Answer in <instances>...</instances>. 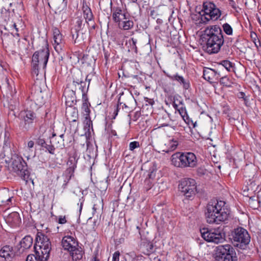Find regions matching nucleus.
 <instances>
[{"label": "nucleus", "mask_w": 261, "mask_h": 261, "mask_svg": "<svg viewBox=\"0 0 261 261\" xmlns=\"http://www.w3.org/2000/svg\"><path fill=\"white\" fill-rule=\"evenodd\" d=\"M258 182L256 183L255 180H253L250 182V184H248V188L252 191H256L258 187Z\"/></svg>", "instance_id": "a18cd8bd"}, {"label": "nucleus", "mask_w": 261, "mask_h": 261, "mask_svg": "<svg viewBox=\"0 0 261 261\" xmlns=\"http://www.w3.org/2000/svg\"><path fill=\"white\" fill-rule=\"evenodd\" d=\"M118 99L120 100V99ZM122 104V102H120L119 100H118V103L115 107V109L116 110H118L119 111L121 108V107Z\"/></svg>", "instance_id": "69168bd1"}, {"label": "nucleus", "mask_w": 261, "mask_h": 261, "mask_svg": "<svg viewBox=\"0 0 261 261\" xmlns=\"http://www.w3.org/2000/svg\"><path fill=\"white\" fill-rule=\"evenodd\" d=\"M223 252H221V253L219 254L218 256H220V255H222L224 252H225V258H224L223 261H238V258L236 256V255L233 254V252H231L230 254H227L226 250H223ZM220 259V257H218V260Z\"/></svg>", "instance_id": "2f4dec72"}, {"label": "nucleus", "mask_w": 261, "mask_h": 261, "mask_svg": "<svg viewBox=\"0 0 261 261\" xmlns=\"http://www.w3.org/2000/svg\"><path fill=\"white\" fill-rule=\"evenodd\" d=\"M140 144L139 142L138 141H134L132 142L129 143V150L133 151L135 149L139 147Z\"/></svg>", "instance_id": "09e8293b"}, {"label": "nucleus", "mask_w": 261, "mask_h": 261, "mask_svg": "<svg viewBox=\"0 0 261 261\" xmlns=\"http://www.w3.org/2000/svg\"><path fill=\"white\" fill-rule=\"evenodd\" d=\"M15 255L13 247L9 245L3 246L0 250V257L4 258L6 261H11Z\"/></svg>", "instance_id": "2eb2a0df"}, {"label": "nucleus", "mask_w": 261, "mask_h": 261, "mask_svg": "<svg viewBox=\"0 0 261 261\" xmlns=\"http://www.w3.org/2000/svg\"><path fill=\"white\" fill-rule=\"evenodd\" d=\"M9 12L5 9H1V15L0 16V18L4 20H6V15L9 14Z\"/></svg>", "instance_id": "603ef678"}, {"label": "nucleus", "mask_w": 261, "mask_h": 261, "mask_svg": "<svg viewBox=\"0 0 261 261\" xmlns=\"http://www.w3.org/2000/svg\"><path fill=\"white\" fill-rule=\"evenodd\" d=\"M74 86L72 85H69L65 89L63 96L64 98H73L74 97L80 96L82 94H77V89H74Z\"/></svg>", "instance_id": "4be33fe9"}, {"label": "nucleus", "mask_w": 261, "mask_h": 261, "mask_svg": "<svg viewBox=\"0 0 261 261\" xmlns=\"http://www.w3.org/2000/svg\"><path fill=\"white\" fill-rule=\"evenodd\" d=\"M9 145V138L5 139L4 143V148L6 147H8Z\"/></svg>", "instance_id": "774afa93"}, {"label": "nucleus", "mask_w": 261, "mask_h": 261, "mask_svg": "<svg viewBox=\"0 0 261 261\" xmlns=\"http://www.w3.org/2000/svg\"><path fill=\"white\" fill-rule=\"evenodd\" d=\"M13 100H14V99H10V101H8V103H10V105L9 106V109L12 110L15 109L16 107L18 105V102H13Z\"/></svg>", "instance_id": "3c124183"}, {"label": "nucleus", "mask_w": 261, "mask_h": 261, "mask_svg": "<svg viewBox=\"0 0 261 261\" xmlns=\"http://www.w3.org/2000/svg\"><path fill=\"white\" fill-rule=\"evenodd\" d=\"M11 167L12 171L23 180L28 178V171L27 164L22 158L15 155L12 158Z\"/></svg>", "instance_id": "6e6552de"}, {"label": "nucleus", "mask_w": 261, "mask_h": 261, "mask_svg": "<svg viewBox=\"0 0 261 261\" xmlns=\"http://www.w3.org/2000/svg\"><path fill=\"white\" fill-rule=\"evenodd\" d=\"M14 36L11 34H5L3 35L2 37V40L3 42V43H5L7 45H10L11 43L12 42V41L14 39Z\"/></svg>", "instance_id": "72a5a7b5"}, {"label": "nucleus", "mask_w": 261, "mask_h": 261, "mask_svg": "<svg viewBox=\"0 0 261 261\" xmlns=\"http://www.w3.org/2000/svg\"><path fill=\"white\" fill-rule=\"evenodd\" d=\"M78 242L72 237L65 236L62 240V245L65 250L69 252L78 246Z\"/></svg>", "instance_id": "4468645a"}, {"label": "nucleus", "mask_w": 261, "mask_h": 261, "mask_svg": "<svg viewBox=\"0 0 261 261\" xmlns=\"http://www.w3.org/2000/svg\"><path fill=\"white\" fill-rule=\"evenodd\" d=\"M3 86L8 88V92L6 95L7 97H13L15 96L14 93L16 92L13 91V87L10 85L9 80L7 77L5 79V83L3 84ZM15 90L14 89V91Z\"/></svg>", "instance_id": "7c9ffc66"}, {"label": "nucleus", "mask_w": 261, "mask_h": 261, "mask_svg": "<svg viewBox=\"0 0 261 261\" xmlns=\"http://www.w3.org/2000/svg\"><path fill=\"white\" fill-rule=\"evenodd\" d=\"M222 28L224 32L226 34L228 35H231L232 34L233 30L231 27L227 23H225L223 24Z\"/></svg>", "instance_id": "79ce46f5"}, {"label": "nucleus", "mask_w": 261, "mask_h": 261, "mask_svg": "<svg viewBox=\"0 0 261 261\" xmlns=\"http://www.w3.org/2000/svg\"><path fill=\"white\" fill-rule=\"evenodd\" d=\"M232 243L235 246L245 249L250 242V237L247 230L243 227L235 228L231 234Z\"/></svg>", "instance_id": "20e7f679"}, {"label": "nucleus", "mask_w": 261, "mask_h": 261, "mask_svg": "<svg viewBox=\"0 0 261 261\" xmlns=\"http://www.w3.org/2000/svg\"><path fill=\"white\" fill-rule=\"evenodd\" d=\"M72 79L73 81L71 85L74 87H76V85H81L80 87L77 89V94H82L83 98H86V90L85 87L86 86V84L85 82L83 81L84 76L82 71L79 69L74 71L72 74Z\"/></svg>", "instance_id": "9d476101"}, {"label": "nucleus", "mask_w": 261, "mask_h": 261, "mask_svg": "<svg viewBox=\"0 0 261 261\" xmlns=\"http://www.w3.org/2000/svg\"><path fill=\"white\" fill-rule=\"evenodd\" d=\"M44 148L48 151V152L51 154H54L55 153V148L53 145H48L46 144L44 146Z\"/></svg>", "instance_id": "8fccbe9b"}, {"label": "nucleus", "mask_w": 261, "mask_h": 261, "mask_svg": "<svg viewBox=\"0 0 261 261\" xmlns=\"http://www.w3.org/2000/svg\"><path fill=\"white\" fill-rule=\"evenodd\" d=\"M77 161V159H76V156H72L69 158L67 162L68 168H67V171L70 174V176L73 175L74 170L76 168Z\"/></svg>", "instance_id": "a878e982"}, {"label": "nucleus", "mask_w": 261, "mask_h": 261, "mask_svg": "<svg viewBox=\"0 0 261 261\" xmlns=\"http://www.w3.org/2000/svg\"><path fill=\"white\" fill-rule=\"evenodd\" d=\"M221 34H223V33L219 26L217 25H209L203 31L201 39L203 41H206Z\"/></svg>", "instance_id": "9b49d317"}, {"label": "nucleus", "mask_w": 261, "mask_h": 261, "mask_svg": "<svg viewBox=\"0 0 261 261\" xmlns=\"http://www.w3.org/2000/svg\"><path fill=\"white\" fill-rule=\"evenodd\" d=\"M33 238L30 236L24 237L20 242L21 248L23 250L29 249L32 245Z\"/></svg>", "instance_id": "c85d7f7f"}, {"label": "nucleus", "mask_w": 261, "mask_h": 261, "mask_svg": "<svg viewBox=\"0 0 261 261\" xmlns=\"http://www.w3.org/2000/svg\"><path fill=\"white\" fill-rule=\"evenodd\" d=\"M99 204V207H98V204L97 203H94L93 206V214L94 215L96 212V210L99 208L100 206H102V202H101L100 201H98Z\"/></svg>", "instance_id": "5fc2aeb1"}, {"label": "nucleus", "mask_w": 261, "mask_h": 261, "mask_svg": "<svg viewBox=\"0 0 261 261\" xmlns=\"http://www.w3.org/2000/svg\"><path fill=\"white\" fill-rule=\"evenodd\" d=\"M204 42L206 44V50L207 53L209 54L218 53L224 44V39L223 35L221 34L219 36L218 35L214 38Z\"/></svg>", "instance_id": "1a4fd4ad"}, {"label": "nucleus", "mask_w": 261, "mask_h": 261, "mask_svg": "<svg viewBox=\"0 0 261 261\" xmlns=\"http://www.w3.org/2000/svg\"><path fill=\"white\" fill-rule=\"evenodd\" d=\"M220 83L224 86L230 87L233 83L232 80L227 76H224L220 78Z\"/></svg>", "instance_id": "e433bc0d"}, {"label": "nucleus", "mask_w": 261, "mask_h": 261, "mask_svg": "<svg viewBox=\"0 0 261 261\" xmlns=\"http://www.w3.org/2000/svg\"><path fill=\"white\" fill-rule=\"evenodd\" d=\"M225 204V201L217 199H213L208 202L205 211V216L208 223L219 224L228 219L230 210Z\"/></svg>", "instance_id": "f257e3e1"}, {"label": "nucleus", "mask_w": 261, "mask_h": 261, "mask_svg": "<svg viewBox=\"0 0 261 261\" xmlns=\"http://www.w3.org/2000/svg\"><path fill=\"white\" fill-rule=\"evenodd\" d=\"M250 36L253 42H256L257 40H259L257 38L256 34L254 32H251L250 34Z\"/></svg>", "instance_id": "052dcab7"}, {"label": "nucleus", "mask_w": 261, "mask_h": 261, "mask_svg": "<svg viewBox=\"0 0 261 261\" xmlns=\"http://www.w3.org/2000/svg\"><path fill=\"white\" fill-rule=\"evenodd\" d=\"M36 119V115L34 112L30 110L25 111L23 115V119L24 122V128L28 130L30 127V125Z\"/></svg>", "instance_id": "dca6fc26"}, {"label": "nucleus", "mask_w": 261, "mask_h": 261, "mask_svg": "<svg viewBox=\"0 0 261 261\" xmlns=\"http://www.w3.org/2000/svg\"><path fill=\"white\" fill-rule=\"evenodd\" d=\"M69 252L72 259L75 261L81 259L84 254L83 249L79 245L71 250Z\"/></svg>", "instance_id": "b1692460"}, {"label": "nucleus", "mask_w": 261, "mask_h": 261, "mask_svg": "<svg viewBox=\"0 0 261 261\" xmlns=\"http://www.w3.org/2000/svg\"><path fill=\"white\" fill-rule=\"evenodd\" d=\"M167 126V128L165 130L166 131L169 132H174L176 130V126H170V124L166 123H163L161 124V126L159 127Z\"/></svg>", "instance_id": "c03bdc74"}, {"label": "nucleus", "mask_w": 261, "mask_h": 261, "mask_svg": "<svg viewBox=\"0 0 261 261\" xmlns=\"http://www.w3.org/2000/svg\"><path fill=\"white\" fill-rule=\"evenodd\" d=\"M94 74L93 73H90V74H88L85 79V83H86V82H88V86H89V84L90 81L92 80V77H94Z\"/></svg>", "instance_id": "4d7b16f0"}, {"label": "nucleus", "mask_w": 261, "mask_h": 261, "mask_svg": "<svg viewBox=\"0 0 261 261\" xmlns=\"http://www.w3.org/2000/svg\"><path fill=\"white\" fill-rule=\"evenodd\" d=\"M248 202L250 207L254 210L258 209L259 207L258 197L256 199L253 197L250 198Z\"/></svg>", "instance_id": "58836bf2"}, {"label": "nucleus", "mask_w": 261, "mask_h": 261, "mask_svg": "<svg viewBox=\"0 0 261 261\" xmlns=\"http://www.w3.org/2000/svg\"><path fill=\"white\" fill-rule=\"evenodd\" d=\"M173 107L174 108L177 110L183 119H185V117L187 116L186 109L184 106L182 101L180 100V99H173Z\"/></svg>", "instance_id": "5701e85b"}, {"label": "nucleus", "mask_w": 261, "mask_h": 261, "mask_svg": "<svg viewBox=\"0 0 261 261\" xmlns=\"http://www.w3.org/2000/svg\"><path fill=\"white\" fill-rule=\"evenodd\" d=\"M220 76L219 73H217L214 69H208L203 71L204 78L211 82H213L215 80H218Z\"/></svg>", "instance_id": "aec40b11"}, {"label": "nucleus", "mask_w": 261, "mask_h": 261, "mask_svg": "<svg viewBox=\"0 0 261 261\" xmlns=\"http://www.w3.org/2000/svg\"><path fill=\"white\" fill-rule=\"evenodd\" d=\"M201 20L205 23L210 20H217L221 16V11L217 8L215 5L211 2H205L203 4Z\"/></svg>", "instance_id": "39448f33"}, {"label": "nucleus", "mask_w": 261, "mask_h": 261, "mask_svg": "<svg viewBox=\"0 0 261 261\" xmlns=\"http://www.w3.org/2000/svg\"><path fill=\"white\" fill-rule=\"evenodd\" d=\"M197 103L202 110H204L205 109L207 108V106L204 102H202L201 101H197Z\"/></svg>", "instance_id": "680f3d73"}, {"label": "nucleus", "mask_w": 261, "mask_h": 261, "mask_svg": "<svg viewBox=\"0 0 261 261\" xmlns=\"http://www.w3.org/2000/svg\"><path fill=\"white\" fill-rule=\"evenodd\" d=\"M12 197H9L6 201L2 200V203L3 205H9V202H11L12 201Z\"/></svg>", "instance_id": "0e129e2a"}, {"label": "nucleus", "mask_w": 261, "mask_h": 261, "mask_svg": "<svg viewBox=\"0 0 261 261\" xmlns=\"http://www.w3.org/2000/svg\"><path fill=\"white\" fill-rule=\"evenodd\" d=\"M91 106L90 103L88 101V99H85L83 101L82 106V110H83V114H90L91 110L90 107Z\"/></svg>", "instance_id": "473e14b6"}, {"label": "nucleus", "mask_w": 261, "mask_h": 261, "mask_svg": "<svg viewBox=\"0 0 261 261\" xmlns=\"http://www.w3.org/2000/svg\"><path fill=\"white\" fill-rule=\"evenodd\" d=\"M83 25V19L82 17H77L76 21V25L75 26V29H77V30L82 31L83 28H82Z\"/></svg>", "instance_id": "de8ad7c7"}, {"label": "nucleus", "mask_w": 261, "mask_h": 261, "mask_svg": "<svg viewBox=\"0 0 261 261\" xmlns=\"http://www.w3.org/2000/svg\"><path fill=\"white\" fill-rule=\"evenodd\" d=\"M220 64L225 67V68L228 71H230L231 69H233V64L228 60L222 61Z\"/></svg>", "instance_id": "a19ab883"}, {"label": "nucleus", "mask_w": 261, "mask_h": 261, "mask_svg": "<svg viewBox=\"0 0 261 261\" xmlns=\"http://www.w3.org/2000/svg\"><path fill=\"white\" fill-rule=\"evenodd\" d=\"M83 11L84 17L85 19L86 22L89 25V23H92V28L95 29V24L93 21V15L92 13L91 9L87 5H83Z\"/></svg>", "instance_id": "a211bd4d"}, {"label": "nucleus", "mask_w": 261, "mask_h": 261, "mask_svg": "<svg viewBox=\"0 0 261 261\" xmlns=\"http://www.w3.org/2000/svg\"><path fill=\"white\" fill-rule=\"evenodd\" d=\"M196 182L192 178L182 179L178 185L179 190L188 198L193 197L196 192Z\"/></svg>", "instance_id": "0eeeda50"}, {"label": "nucleus", "mask_w": 261, "mask_h": 261, "mask_svg": "<svg viewBox=\"0 0 261 261\" xmlns=\"http://www.w3.org/2000/svg\"><path fill=\"white\" fill-rule=\"evenodd\" d=\"M254 96L255 98L261 97V90L258 86H256L253 90Z\"/></svg>", "instance_id": "49530a36"}, {"label": "nucleus", "mask_w": 261, "mask_h": 261, "mask_svg": "<svg viewBox=\"0 0 261 261\" xmlns=\"http://www.w3.org/2000/svg\"><path fill=\"white\" fill-rule=\"evenodd\" d=\"M75 101L74 102L73 100L71 102L69 100H66L65 101L66 105L70 107L66 111L65 114L66 119L69 123H76L79 119V114L77 109L75 108H72V105L75 104L76 102V99H75Z\"/></svg>", "instance_id": "f8f14e48"}, {"label": "nucleus", "mask_w": 261, "mask_h": 261, "mask_svg": "<svg viewBox=\"0 0 261 261\" xmlns=\"http://www.w3.org/2000/svg\"><path fill=\"white\" fill-rule=\"evenodd\" d=\"M143 101L146 106H147L148 104L152 106L154 103L153 99H143Z\"/></svg>", "instance_id": "13d9d810"}, {"label": "nucleus", "mask_w": 261, "mask_h": 261, "mask_svg": "<svg viewBox=\"0 0 261 261\" xmlns=\"http://www.w3.org/2000/svg\"><path fill=\"white\" fill-rule=\"evenodd\" d=\"M120 252L117 251L113 255L112 261H119Z\"/></svg>", "instance_id": "6e6d98bb"}, {"label": "nucleus", "mask_w": 261, "mask_h": 261, "mask_svg": "<svg viewBox=\"0 0 261 261\" xmlns=\"http://www.w3.org/2000/svg\"><path fill=\"white\" fill-rule=\"evenodd\" d=\"M8 222L11 223L13 226L19 225L21 223V218L18 212H13L10 213L7 219Z\"/></svg>", "instance_id": "412c9836"}, {"label": "nucleus", "mask_w": 261, "mask_h": 261, "mask_svg": "<svg viewBox=\"0 0 261 261\" xmlns=\"http://www.w3.org/2000/svg\"><path fill=\"white\" fill-rule=\"evenodd\" d=\"M136 105H139V104L138 103V102H137L136 99H132L131 102L128 103L127 104H126L125 103H123L122 102L121 108L122 109H123L124 108H125L128 109V110H129L130 109H132L135 108Z\"/></svg>", "instance_id": "ea45409f"}, {"label": "nucleus", "mask_w": 261, "mask_h": 261, "mask_svg": "<svg viewBox=\"0 0 261 261\" xmlns=\"http://www.w3.org/2000/svg\"><path fill=\"white\" fill-rule=\"evenodd\" d=\"M134 26V22L131 20H124L122 23H119V27L124 30H128Z\"/></svg>", "instance_id": "f704fd0d"}, {"label": "nucleus", "mask_w": 261, "mask_h": 261, "mask_svg": "<svg viewBox=\"0 0 261 261\" xmlns=\"http://www.w3.org/2000/svg\"><path fill=\"white\" fill-rule=\"evenodd\" d=\"M178 145V141L174 139H172L169 140V141L165 144L166 147L163 149V151H164L166 153H169L173 151L177 148Z\"/></svg>", "instance_id": "393cba45"}, {"label": "nucleus", "mask_w": 261, "mask_h": 261, "mask_svg": "<svg viewBox=\"0 0 261 261\" xmlns=\"http://www.w3.org/2000/svg\"><path fill=\"white\" fill-rule=\"evenodd\" d=\"M132 42V45H133V48L135 49V50L137 49V46H136V43H137V39H135L134 38H132L130 40H129V42Z\"/></svg>", "instance_id": "e2e57ef3"}, {"label": "nucleus", "mask_w": 261, "mask_h": 261, "mask_svg": "<svg viewBox=\"0 0 261 261\" xmlns=\"http://www.w3.org/2000/svg\"><path fill=\"white\" fill-rule=\"evenodd\" d=\"M67 222L65 216H60L58 220V223L59 224H63L66 223Z\"/></svg>", "instance_id": "bf43d9fd"}, {"label": "nucleus", "mask_w": 261, "mask_h": 261, "mask_svg": "<svg viewBox=\"0 0 261 261\" xmlns=\"http://www.w3.org/2000/svg\"><path fill=\"white\" fill-rule=\"evenodd\" d=\"M171 163L180 168H195L197 165V160L195 154L191 152H176L171 156Z\"/></svg>", "instance_id": "f03ea898"}, {"label": "nucleus", "mask_w": 261, "mask_h": 261, "mask_svg": "<svg viewBox=\"0 0 261 261\" xmlns=\"http://www.w3.org/2000/svg\"><path fill=\"white\" fill-rule=\"evenodd\" d=\"M78 62L82 64H90L89 62V56L88 55H84L83 54H80L78 55Z\"/></svg>", "instance_id": "c9c22d12"}, {"label": "nucleus", "mask_w": 261, "mask_h": 261, "mask_svg": "<svg viewBox=\"0 0 261 261\" xmlns=\"http://www.w3.org/2000/svg\"><path fill=\"white\" fill-rule=\"evenodd\" d=\"M35 250L36 256L33 254H30L28 255L26 261H41V259L43 258L42 255H41L39 251L37 250V248L36 246H34ZM47 260H43L42 261H46Z\"/></svg>", "instance_id": "c756f323"}, {"label": "nucleus", "mask_w": 261, "mask_h": 261, "mask_svg": "<svg viewBox=\"0 0 261 261\" xmlns=\"http://www.w3.org/2000/svg\"><path fill=\"white\" fill-rule=\"evenodd\" d=\"M225 249L227 254H230L231 252H234L233 247L230 245L227 244L225 245H219L217 246L214 250V253L213 254L214 261H223L224 260V258H225V252H224L222 255H220L219 260H218V255L222 253L221 252V251L223 252V250H225Z\"/></svg>", "instance_id": "ddd939ff"}, {"label": "nucleus", "mask_w": 261, "mask_h": 261, "mask_svg": "<svg viewBox=\"0 0 261 261\" xmlns=\"http://www.w3.org/2000/svg\"><path fill=\"white\" fill-rule=\"evenodd\" d=\"M34 145V142L33 141H30L28 142V147L29 148H32L33 147Z\"/></svg>", "instance_id": "338daca9"}, {"label": "nucleus", "mask_w": 261, "mask_h": 261, "mask_svg": "<svg viewBox=\"0 0 261 261\" xmlns=\"http://www.w3.org/2000/svg\"><path fill=\"white\" fill-rule=\"evenodd\" d=\"M53 32L55 49L58 51L59 49H61V44L63 41V36L60 33V31L57 28H54L53 29Z\"/></svg>", "instance_id": "f3484780"}, {"label": "nucleus", "mask_w": 261, "mask_h": 261, "mask_svg": "<svg viewBox=\"0 0 261 261\" xmlns=\"http://www.w3.org/2000/svg\"><path fill=\"white\" fill-rule=\"evenodd\" d=\"M85 119L84 121V124L86 129H89L91 127H92V121L91 120L90 114H84Z\"/></svg>", "instance_id": "4c0bfd02"}, {"label": "nucleus", "mask_w": 261, "mask_h": 261, "mask_svg": "<svg viewBox=\"0 0 261 261\" xmlns=\"http://www.w3.org/2000/svg\"><path fill=\"white\" fill-rule=\"evenodd\" d=\"M112 17L115 22H120L123 19H126L125 15L122 13V10L119 8H117L113 13Z\"/></svg>", "instance_id": "cd10ccee"}, {"label": "nucleus", "mask_w": 261, "mask_h": 261, "mask_svg": "<svg viewBox=\"0 0 261 261\" xmlns=\"http://www.w3.org/2000/svg\"><path fill=\"white\" fill-rule=\"evenodd\" d=\"M155 176V172L153 170L150 171L148 174L147 177L146 178L145 182L146 183L149 184L151 182V180H153Z\"/></svg>", "instance_id": "37998d69"}, {"label": "nucleus", "mask_w": 261, "mask_h": 261, "mask_svg": "<svg viewBox=\"0 0 261 261\" xmlns=\"http://www.w3.org/2000/svg\"><path fill=\"white\" fill-rule=\"evenodd\" d=\"M49 56V51L47 45L42 49L35 51L32 57V66L33 72L36 75L38 74L39 68H45L48 62Z\"/></svg>", "instance_id": "7ed1b4c3"}, {"label": "nucleus", "mask_w": 261, "mask_h": 261, "mask_svg": "<svg viewBox=\"0 0 261 261\" xmlns=\"http://www.w3.org/2000/svg\"><path fill=\"white\" fill-rule=\"evenodd\" d=\"M200 233L204 240L208 242H213L218 244L224 240V233L220 228L216 229H208L203 228L200 229Z\"/></svg>", "instance_id": "423d86ee"}, {"label": "nucleus", "mask_w": 261, "mask_h": 261, "mask_svg": "<svg viewBox=\"0 0 261 261\" xmlns=\"http://www.w3.org/2000/svg\"><path fill=\"white\" fill-rule=\"evenodd\" d=\"M171 80H175L179 82L180 84L182 85L184 88L185 89H188L190 87V83L189 81L185 80L182 76H180L177 74L173 76H170L167 74Z\"/></svg>", "instance_id": "bb28decb"}, {"label": "nucleus", "mask_w": 261, "mask_h": 261, "mask_svg": "<svg viewBox=\"0 0 261 261\" xmlns=\"http://www.w3.org/2000/svg\"><path fill=\"white\" fill-rule=\"evenodd\" d=\"M36 143L38 145L41 146V147H44V146L46 144L45 140L43 139H42L41 138H39L37 139Z\"/></svg>", "instance_id": "864d4df0"}, {"label": "nucleus", "mask_w": 261, "mask_h": 261, "mask_svg": "<svg viewBox=\"0 0 261 261\" xmlns=\"http://www.w3.org/2000/svg\"><path fill=\"white\" fill-rule=\"evenodd\" d=\"M80 31L77 30V29H74L71 31L72 37L74 40V43H80L84 41L88 36V34L86 30H85L84 32H81L82 36H80Z\"/></svg>", "instance_id": "6ab92c4d"}]
</instances>
